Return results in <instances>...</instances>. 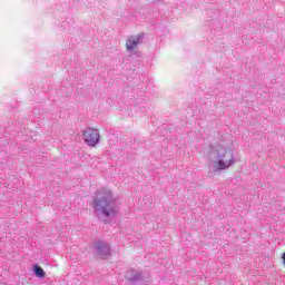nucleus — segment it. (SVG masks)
Wrapping results in <instances>:
<instances>
[{"instance_id": "nucleus-6", "label": "nucleus", "mask_w": 285, "mask_h": 285, "mask_svg": "<svg viewBox=\"0 0 285 285\" xmlns=\"http://www.w3.org/2000/svg\"><path fill=\"white\" fill-rule=\"evenodd\" d=\"M95 248L100 259H104V257H108V255H110V245L106 244L104 240H98Z\"/></svg>"}, {"instance_id": "nucleus-3", "label": "nucleus", "mask_w": 285, "mask_h": 285, "mask_svg": "<svg viewBox=\"0 0 285 285\" xmlns=\"http://www.w3.org/2000/svg\"><path fill=\"white\" fill-rule=\"evenodd\" d=\"M100 137L101 136L99 135V130L95 128H87L82 132V139L87 146L95 147L97 144H99Z\"/></svg>"}, {"instance_id": "nucleus-5", "label": "nucleus", "mask_w": 285, "mask_h": 285, "mask_svg": "<svg viewBox=\"0 0 285 285\" xmlns=\"http://www.w3.org/2000/svg\"><path fill=\"white\" fill-rule=\"evenodd\" d=\"M144 41V33H139L138 36H131L126 41V50L127 52H132Z\"/></svg>"}, {"instance_id": "nucleus-2", "label": "nucleus", "mask_w": 285, "mask_h": 285, "mask_svg": "<svg viewBox=\"0 0 285 285\" xmlns=\"http://www.w3.org/2000/svg\"><path fill=\"white\" fill-rule=\"evenodd\" d=\"M209 168L214 173H223L235 166V154L222 145H209L207 147Z\"/></svg>"}, {"instance_id": "nucleus-7", "label": "nucleus", "mask_w": 285, "mask_h": 285, "mask_svg": "<svg viewBox=\"0 0 285 285\" xmlns=\"http://www.w3.org/2000/svg\"><path fill=\"white\" fill-rule=\"evenodd\" d=\"M33 273L36 277H40V279H43V277H46V271H43V268H41L39 265L33 266Z\"/></svg>"}, {"instance_id": "nucleus-4", "label": "nucleus", "mask_w": 285, "mask_h": 285, "mask_svg": "<svg viewBox=\"0 0 285 285\" xmlns=\"http://www.w3.org/2000/svg\"><path fill=\"white\" fill-rule=\"evenodd\" d=\"M125 279L129 282V285H146V283H144V274L137 269L127 271Z\"/></svg>"}, {"instance_id": "nucleus-1", "label": "nucleus", "mask_w": 285, "mask_h": 285, "mask_svg": "<svg viewBox=\"0 0 285 285\" xmlns=\"http://www.w3.org/2000/svg\"><path fill=\"white\" fill-rule=\"evenodd\" d=\"M92 208L97 219L105 224L117 219L121 210V206L112 195V190L108 188H100L96 191V196L92 199Z\"/></svg>"}]
</instances>
